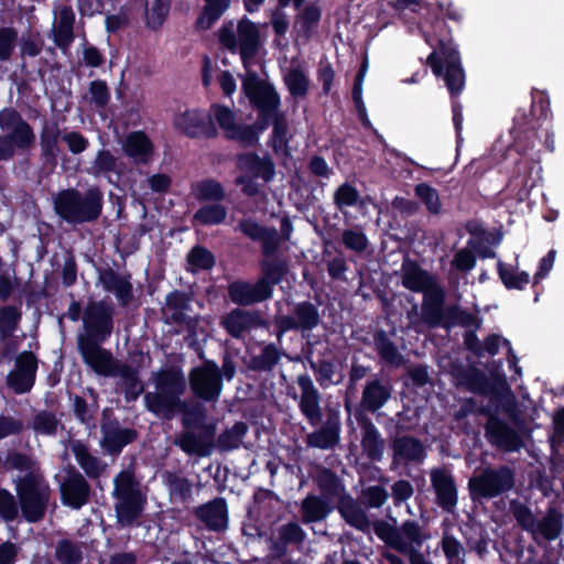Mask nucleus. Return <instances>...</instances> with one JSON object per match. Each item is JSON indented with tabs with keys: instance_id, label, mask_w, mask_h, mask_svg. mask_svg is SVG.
<instances>
[{
	"instance_id": "obj_24",
	"label": "nucleus",
	"mask_w": 564,
	"mask_h": 564,
	"mask_svg": "<svg viewBox=\"0 0 564 564\" xmlns=\"http://www.w3.org/2000/svg\"><path fill=\"white\" fill-rule=\"evenodd\" d=\"M101 447L112 456H118L122 449L135 442L139 433L133 427H121L120 422L115 417L112 420L102 421L100 425Z\"/></svg>"
},
{
	"instance_id": "obj_18",
	"label": "nucleus",
	"mask_w": 564,
	"mask_h": 564,
	"mask_svg": "<svg viewBox=\"0 0 564 564\" xmlns=\"http://www.w3.org/2000/svg\"><path fill=\"white\" fill-rule=\"evenodd\" d=\"M101 377H117L122 380L124 400L128 403L135 402L144 393V384L139 377L138 368L128 364H121L113 355L89 367Z\"/></svg>"
},
{
	"instance_id": "obj_1",
	"label": "nucleus",
	"mask_w": 564,
	"mask_h": 564,
	"mask_svg": "<svg viewBox=\"0 0 564 564\" xmlns=\"http://www.w3.org/2000/svg\"><path fill=\"white\" fill-rule=\"evenodd\" d=\"M241 89L257 111V120L252 124L237 123L232 109L226 105L213 104L210 111L223 130L224 138L237 142L241 148H253L259 144L261 133L272 126L271 148L274 152L286 149L291 140L289 122L286 115L280 109L281 97L275 87L260 79L254 70H247Z\"/></svg>"
},
{
	"instance_id": "obj_61",
	"label": "nucleus",
	"mask_w": 564,
	"mask_h": 564,
	"mask_svg": "<svg viewBox=\"0 0 564 564\" xmlns=\"http://www.w3.org/2000/svg\"><path fill=\"white\" fill-rule=\"evenodd\" d=\"M359 199V191L347 182L339 185L334 193V204L339 210L356 206Z\"/></svg>"
},
{
	"instance_id": "obj_48",
	"label": "nucleus",
	"mask_w": 564,
	"mask_h": 564,
	"mask_svg": "<svg viewBox=\"0 0 564 564\" xmlns=\"http://www.w3.org/2000/svg\"><path fill=\"white\" fill-rule=\"evenodd\" d=\"M248 431L249 426L243 421H238L231 427L225 429L216 438L217 449L219 452L238 449Z\"/></svg>"
},
{
	"instance_id": "obj_50",
	"label": "nucleus",
	"mask_w": 564,
	"mask_h": 564,
	"mask_svg": "<svg viewBox=\"0 0 564 564\" xmlns=\"http://www.w3.org/2000/svg\"><path fill=\"white\" fill-rule=\"evenodd\" d=\"M499 279L507 290L522 291L530 283L527 271H518L512 265H506L501 260L497 263Z\"/></svg>"
},
{
	"instance_id": "obj_3",
	"label": "nucleus",
	"mask_w": 564,
	"mask_h": 564,
	"mask_svg": "<svg viewBox=\"0 0 564 564\" xmlns=\"http://www.w3.org/2000/svg\"><path fill=\"white\" fill-rule=\"evenodd\" d=\"M153 382L156 391L145 392L143 397L149 412L165 420H172L181 413V423L185 430H196L204 425L206 408L199 402L182 400L186 391V379L181 368H161L153 375Z\"/></svg>"
},
{
	"instance_id": "obj_2",
	"label": "nucleus",
	"mask_w": 564,
	"mask_h": 564,
	"mask_svg": "<svg viewBox=\"0 0 564 564\" xmlns=\"http://www.w3.org/2000/svg\"><path fill=\"white\" fill-rule=\"evenodd\" d=\"M402 285L412 292H422L423 301L421 313L413 305L408 312V318L413 323L422 322L430 329L443 328L446 332L455 326H468L480 324V317L462 308L458 304L446 305V294L433 276L423 270L416 261L405 259L402 263Z\"/></svg>"
},
{
	"instance_id": "obj_29",
	"label": "nucleus",
	"mask_w": 564,
	"mask_h": 564,
	"mask_svg": "<svg viewBox=\"0 0 564 564\" xmlns=\"http://www.w3.org/2000/svg\"><path fill=\"white\" fill-rule=\"evenodd\" d=\"M355 420L361 430L360 445L364 454L369 460L380 463L383 459L386 440L368 415L358 413Z\"/></svg>"
},
{
	"instance_id": "obj_5",
	"label": "nucleus",
	"mask_w": 564,
	"mask_h": 564,
	"mask_svg": "<svg viewBox=\"0 0 564 564\" xmlns=\"http://www.w3.org/2000/svg\"><path fill=\"white\" fill-rule=\"evenodd\" d=\"M551 116L550 99L545 93L533 95L529 112L518 109L510 134L513 137L516 151L522 158L528 156L533 163L540 162V150L534 151L535 139L541 141L542 138L539 131L543 132L545 149L554 152V133L550 131L549 121Z\"/></svg>"
},
{
	"instance_id": "obj_60",
	"label": "nucleus",
	"mask_w": 564,
	"mask_h": 564,
	"mask_svg": "<svg viewBox=\"0 0 564 564\" xmlns=\"http://www.w3.org/2000/svg\"><path fill=\"white\" fill-rule=\"evenodd\" d=\"M415 196L425 205L432 215H438L442 210V203L436 188L427 183H419L414 187Z\"/></svg>"
},
{
	"instance_id": "obj_64",
	"label": "nucleus",
	"mask_w": 564,
	"mask_h": 564,
	"mask_svg": "<svg viewBox=\"0 0 564 564\" xmlns=\"http://www.w3.org/2000/svg\"><path fill=\"white\" fill-rule=\"evenodd\" d=\"M343 245L351 251L362 253L368 248V238L360 229H345L341 234Z\"/></svg>"
},
{
	"instance_id": "obj_15",
	"label": "nucleus",
	"mask_w": 564,
	"mask_h": 564,
	"mask_svg": "<svg viewBox=\"0 0 564 564\" xmlns=\"http://www.w3.org/2000/svg\"><path fill=\"white\" fill-rule=\"evenodd\" d=\"M393 384L389 377L380 376L379 373L371 375L365 382L361 398L358 405L352 411L351 403L346 399L344 402L345 410L354 417L358 413L368 415V413H377L381 410L392 398Z\"/></svg>"
},
{
	"instance_id": "obj_63",
	"label": "nucleus",
	"mask_w": 564,
	"mask_h": 564,
	"mask_svg": "<svg viewBox=\"0 0 564 564\" xmlns=\"http://www.w3.org/2000/svg\"><path fill=\"white\" fill-rule=\"evenodd\" d=\"M75 417L84 425L89 426L95 421L96 410L93 409L86 399L78 394L69 393Z\"/></svg>"
},
{
	"instance_id": "obj_10",
	"label": "nucleus",
	"mask_w": 564,
	"mask_h": 564,
	"mask_svg": "<svg viewBox=\"0 0 564 564\" xmlns=\"http://www.w3.org/2000/svg\"><path fill=\"white\" fill-rule=\"evenodd\" d=\"M20 514L28 523L41 522L47 512L51 489L41 471H29L14 479Z\"/></svg>"
},
{
	"instance_id": "obj_54",
	"label": "nucleus",
	"mask_w": 564,
	"mask_h": 564,
	"mask_svg": "<svg viewBox=\"0 0 564 564\" xmlns=\"http://www.w3.org/2000/svg\"><path fill=\"white\" fill-rule=\"evenodd\" d=\"M61 425V421L55 413L48 410L39 411L32 420V430L36 434L44 436H55Z\"/></svg>"
},
{
	"instance_id": "obj_43",
	"label": "nucleus",
	"mask_w": 564,
	"mask_h": 564,
	"mask_svg": "<svg viewBox=\"0 0 564 564\" xmlns=\"http://www.w3.org/2000/svg\"><path fill=\"white\" fill-rule=\"evenodd\" d=\"M205 6L195 20V29L199 31L209 30L228 10L231 0H204Z\"/></svg>"
},
{
	"instance_id": "obj_56",
	"label": "nucleus",
	"mask_w": 564,
	"mask_h": 564,
	"mask_svg": "<svg viewBox=\"0 0 564 564\" xmlns=\"http://www.w3.org/2000/svg\"><path fill=\"white\" fill-rule=\"evenodd\" d=\"M84 98L97 110L105 109L111 99L107 82L104 79L91 80L88 85V96Z\"/></svg>"
},
{
	"instance_id": "obj_8",
	"label": "nucleus",
	"mask_w": 564,
	"mask_h": 564,
	"mask_svg": "<svg viewBox=\"0 0 564 564\" xmlns=\"http://www.w3.org/2000/svg\"><path fill=\"white\" fill-rule=\"evenodd\" d=\"M53 210L64 223L77 226L97 221L102 215L104 193L98 186L85 192L69 187L53 196Z\"/></svg>"
},
{
	"instance_id": "obj_53",
	"label": "nucleus",
	"mask_w": 564,
	"mask_h": 564,
	"mask_svg": "<svg viewBox=\"0 0 564 564\" xmlns=\"http://www.w3.org/2000/svg\"><path fill=\"white\" fill-rule=\"evenodd\" d=\"M322 18V10L318 6L310 3L304 7L299 15L297 23L300 25L299 35L306 41L310 40L315 32Z\"/></svg>"
},
{
	"instance_id": "obj_27",
	"label": "nucleus",
	"mask_w": 564,
	"mask_h": 564,
	"mask_svg": "<svg viewBox=\"0 0 564 564\" xmlns=\"http://www.w3.org/2000/svg\"><path fill=\"white\" fill-rule=\"evenodd\" d=\"M64 133L56 120L45 119L40 131V156L45 169L54 171L61 154L59 141Z\"/></svg>"
},
{
	"instance_id": "obj_36",
	"label": "nucleus",
	"mask_w": 564,
	"mask_h": 564,
	"mask_svg": "<svg viewBox=\"0 0 564 564\" xmlns=\"http://www.w3.org/2000/svg\"><path fill=\"white\" fill-rule=\"evenodd\" d=\"M337 510L347 524L361 532H369L370 520L366 511L350 495L346 494L339 497Z\"/></svg>"
},
{
	"instance_id": "obj_33",
	"label": "nucleus",
	"mask_w": 564,
	"mask_h": 564,
	"mask_svg": "<svg viewBox=\"0 0 564 564\" xmlns=\"http://www.w3.org/2000/svg\"><path fill=\"white\" fill-rule=\"evenodd\" d=\"M306 539L304 529L294 521L282 524L278 529V538L271 541L270 551L276 558H283L289 553L291 544L300 545Z\"/></svg>"
},
{
	"instance_id": "obj_35",
	"label": "nucleus",
	"mask_w": 564,
	"mask_h": 564,
	"mask_svg": "<svg viewBox=\"0 0 564 564\" xmlns=\"http://www.w3.org/2000/svg\"><path fill=\"white\" fill-rule=\"evenodd\" d=\"M454 377L457 387L464 388L476 395L486 393L489 386L494 382V375L488 377L476 366L462 367L455 371Z\"/></svg>"
},
{
	"instance_id": "obj_25",
	"label": "nucleus",
	"mask_w": 564,
	"mask_h": 564,
	"mask_svg": "<svg viewBox=\"0 0 564 564\" xmlns=\"http://www.w3.org/2000/svg\"><path fill=\"white\" fill-rule=\"evenodd\" d=\"M97 280L106 292L113 293L119 304L124 307L133 301L131 274H120L111 267H98Z\"/></svg>"
},
{
	"instance_id": "obj_6",
	"label": "nucleus",
	"mask_w": 564,
	"mask_h": 564,
	"mask_svg": "<svg viewBox=\"0 0 564 564\" xmlns=\"http://www.w3.org/2000/svg\"><path fill=\"white\" fill-rule=\"evenodd\" d=\"M296 383L301 390L299 410L307 423L319 429L307 434L306 444L308 447L329 449L340 441V417L338 411L328 409L326 420L323 422L322 397L307 373L297 376Z\"/></svg>"
},
{
	"instance_id": "obj_32",
	"label": "nucleus",
	"mask_w": 564,
	"mask_h": 564,
	"mask_svg": "<svg viewBox=\"0 0 564 564\" xmlns=\"http://www.w3.org/2000/svg\"><path fill=\"white\" fill-rule=\"evenodd\" d=\"M237 167L250 177L271 182L275 175V165L269 154L260 156L257 152H243L237 155Z\"/></svg>"
},
{
	"instance_id": "obj_41",
	"label": "nucleus",
	"mask_w": 564,
	"mask_h": 564,
	"mask_svg": "<svg viewBox=\"0 0 564 564\" xmlns=\"http://www.w3.org/2000/svg\"><path fill=\"white\" fill-rule=\"evenodd\" d=\"M72 452L80 468L90 479H98L106 469V464L97 456H94L87 445L80 441L72 444Z\"/></svg>"
},
{
	"instance_id": "obj_49",
	"label": "nucleus",
	"mask_w": 564,
	"mask_h": 564,
	"mask_svg": "<svg viewBox=\"0 0 564 564\" xmlns=\"http://www.w3.org/2000/svg\"><path fill=\"white\" fill-rule=\"evenodd\" d=\"M186 270L191 273L199 271H209L216 264L214 253L204 246L195 245L186 256Z\"/></svg>"
},
{
	"instance_id": "obj_7",
	"label": "nucleus",
	"mask_w": 564,
	"mask_h": 564,
	"mask_svg": "<svg viewBox=\"0 0 564 564\" xmlns=\"http://www.w3.org/2000/svg\"><path fill=\"white\" fill-rule=\"evenodd\" d=\"M115 306L112 303L89 301L83 311L84 333L77 335V349L87 367L112 355L102 345L109 340L115 326Z\"/></svg>"
},
{
	"instance_id": "obj_28",
	"label": "nucleus",
	"mask_w": 564,
	"mask_h": 564,
	"mask_svg": "<svg viewBox=\"0 0 564 564\" xmlns=\"http://www.w3.org/2000/svg\"><path fill=\"white\" fill-rule=\"evenodd\" d=\"M430 476L437 506L446 512H453L458 502L454 476L444 468L433 469Z\"/></svg>"
},
{
	"instance_id": "obj_38",
	"label": "nucleus",
	"mask_w": 564,
	"mask_h": 564,
	"mask_svg": "<svg viewBox=\"0 0 564 564\" xmlns=\"http://www.w3.org/2000/svg\"><path fill=\"white\" fill-rule=\"evenodd\" d=\"M372 337L373 348L382 362L395 368L404 365L403 355L384 329H377Z\"/></svg>"
},
{
	"instance_id": "obj_57",
	"label": "nucleus",
	"mask_w": 564,
	"mask_h": 564,
	"mask_svg": "<svg viewBox=\"0 0 564 564\" xmlns=\"http://www.w3.org/2000/svg\"><path fill=\"white\" fill-rule=\"evenodd\" d=\"M441 549L444 553L448 564H464L465 563V549L463 544L448 532H444L440 542Z\"/></svg>"
},
{
	"instance_id": "obj_58",
	"label": "nucleus",
	"mask_w": 564,
	"mask_h": 564,
	"mask_svg": "<svg viewBox=\"0 0 564 564\" xmlns=\"http://www.w3.org/2000/svg\"><path fill=\"white\" fill-rule=\"evenodd\" d=\"M289 93L294 98H303L307 95L310 79L301 68H291L284 77Z\"/></svg>"
},
{
	"instance_id": "obj_34",
	"label": "nucleus",
	"mask_w": 564,
	"mask_h": 564,
	"mask_svg": "<svg viewBox=\"0 0 564 564\" xmlns=\"http://www.w3.org/2000/svg\"><path fill=\"white\" fill-rule=\"evenodd\" d=\"M237 33L240 58L243 66L247 68L249 61L252 59L258 52L260 33L257 25L247 18L238 22Z\"/></svg>"
},
{
	"instance_id": "obj_45",
	"label": "nucleus",
	"mask_w": 564,
	"mask_h": 564,
	"mask_svg": "<svg viewBox=\"0 0 564 564\" xmlns=\"http://www.w3.org/2000/svg\"><path fill=\"white\" fill-rule=\"evenodd\" d=\"M54 560L58 564H82L84 561L83 543L63 538L54 547Z\"/></svg>"
},
{
	"instance_id": "obj_14",
	"label": "nucleus",
	"mask_w": 564,
	"mask_h": 564,
	"mask_svg": "<svg viewBox=\"0 0 564 564\" xmlns=\"http://www.w3.org/2000/svg\"><path fill=\"white\" fill-rule=\"evenodd\" d=\"M480 397L488 398V403L480 405L479 415L488 420L505 414L514 425L523 423L517 398L503 373L494 375V382Z\"/></svg>"
},
{
	"instance_id": "obj_21",
	"label": "nucleus",
	"mask_w": 564,
	"mask_h": 564,
	"mask_svg": "<svg viewBox=\"0 0 564 564\" xmlns=\"http://www.w3.org/2000/svg\"><path fill=\"white\" fill-rule=\"evenodd\" d=\"M193 301L192 293L173 290L165 295L164 305L161 308L163 321L165 324L185 325L186 328L194 333L198 321L186 314L191 310Z\"/></svg>"
},
{
	"instance_id": "obj_55",
	"label": "nucleus",
	"mask_w": 564,
	"mask_h": 564,
	"mask_svg": "<svg viewBox=\"0 0 564 564\" xmlns=\"http://www.w3.org/2000/svg\"><path fill=\"white\" fill-rule=\"evenodd\" d=\"M22 318V311L15 305L0 307V338L12 337Z\"/></svg>"
},
{
	"instance_id": "obj_11",
	"label": "nucleus",
	"mask_w": 564,
	"mask_h": 564,
	"mask_svg": "<svg viewBox=\"0 0 564 564\" xmlns=\"http://www.w3.org/2000/svg\"><path fill=\"white\" fill-rule=\"evenodd\" d=\"M373 531L388 547L406 556L408 561L417 554L421 546L430 539V534L412 519L404 520L400 527L384 520H377L373 522Z\"/></svg>"
},
{
	"instance_id": "obj_23",
	"label": "nucleus",
	"mask_w": 564,
	"mask_h": 564,
	"mask_svg": "<svg viewBox=\"0 0 564 564\" xmlns=\"http://www.w3.org/2000/svg\"><path fill=\"white\" fill-rule=\"evenodd\" d=\"M220 325L231 338L241 339L251 329L267 327L268 322L259 311L236 307L221 317Z\"/></svg>"
},
{
	"instance_id": "obj_30",
	"label": "nucleus",
	"mask_w": 564,
	"mask_h": 564,
	"mask_svg": "<svg viewBox=\"0 0 564 564\" xmlns=\"http://www.w3.org/2000/svg\"><path fill=\"white\" fill-rule=\"evenodd\" d=\"M262 284L258 280L252 283L237 279L228 283L227 294L230 302L238 307L251 306L271 299Z\"/></svg>"
},
{
	"instance_id": "obj_20",
	"label": "nucleus",
	"mask_w": 564,
	"mask_h": 564,
	"mask_svg": "<svg viewBox=\"0 0 564 564\" xmlns=\"http://www.w3.org/2000/svg\"><path fill=\"white\" fill-rule=\"evenodd\" d=\"M91 495V486L85 476L75 467L70 466L66 470L63 481L59 484L62 503L74 510H79L90 501Z\"/></svg>"
},
{
	"instance_id": "obj_47",
	"label": "nucleus",
	"mask_w": 564,
	"mask_h": 564,
	"mask_svg": "<svg viewBox=\"0 0 564 564\" xmlns=\"http://www.w3.org/2000/svg\"><path fill=\"white\" fill-rule=\"evenodd\" d=\"M174 444L188 456L208 457L212 455L210 448L203 442L198 433L191 430L181 432Z\"/></svg>"
},
{
	"instance_id": "obj_31",
	"label": "nucleus",
	"mask_w": 564,
	"mask_h": 564,
	"mask_svg": "<svg viewBox=\"0 0 564 564\" xmlns=\"http://www.w3.org/2000/svg\"><path fill=\"white\" fill-rule=\"evenodd\" d=\"M193 514L209 531L219 532L228 525V506L225 498L217 497L213 500L195 507Z\"/></svg>"
},
{
	"instance_id": "obj_62",
	"label": "nucleus",
	"mask_w": 564,
	"mask_h": 564,
	"mask_svg": "<svg viewBox=\"0 0 564 564\" xmlns=\"http://www.w3.org/2000/svg\"><path fill=\"white\" fill-rule=\"evenodd\" d=\"M35 379L36 377L13 369L8 373L6 382L15 394H24L32 390Z\"/></svg>"
},
{
	"instance_id": "obj_4",
	"label": "nucleus",
	"mask_w": 564,
	"mask_h": 564,
	"mask_svg": "<svg viewBox=\"0 0 564 564\" xmlns=\"http://www.w3.org/2000/svg\"><path fill=\"white\" fill-rule=\"evenodd\" d=\"M422 34L425 42L433 47L426 58V65L437 78L444 79L453 97L460 95L465 88V70L445 19L436 17L430 29L422 28Z\"/></svg>"
},
{
	"instance_id": "obj_17",
	"label": "nucleus",
	"mask_w": 564,
	"mask_h": 564,
	"mask_svg": "<svg viewBox=\"0 0 564 564\" xmlns=\"http://www.w3.org/2000/svg\"><path fill=\"white\" fill-rule=\"evenodd\" d=\"M188 384L192 393L198 400L217 402L224 389L217 362L204 359L199 366L192 368L188 373Z\"/></svg>"
},
{
	"instance_id": "obj_9",
	"label": "nucleus",
	"mask_w": 564,
	"mask_h": 564,
	"mask_svg": "<svg viewBox=\"0 0 564 564\" xmlns=\"http://www.w3.org/2000/svg\"><path fill=\"white\" fill-rule=\"evenodd\" d=\"M112 497L116 500L113 509L117 524L121 528L138 527L147 508L148 497L133 469H123L116 475Z\"/></svg>"
},
{
	"instance_id": "obj_12",
	"label": "nucleus",
	"mask_w": 564,
	"mask_h": 564,
	"mask_svg": "<svg viewBox=\"0 0 564 564\" xmlns=\"http://www.w3.org/2000/svg\"><path fill=\"white\" fill-rule=\"evenodd\" d=\"M0 162L11 161L18 150H29L35 142L32 126L14 107L0 110Z\"/></svg>"
},
{
	"instance_id": "obj_46",
	"label": "nucleus",
	"mask_w": 564,
	"mask_h": 564,
	"mask_svg": "<svg viewBox=\"0 0 564 564\" xmlns=\"http://www.w3.org/2000/svg\"><path fill=\"white\" fill-rule=\"evenodd\" d=\"M315 482L322 492L323 497L332 501L334 498H338L341 495H346L345 487L337 476V474L327 467H322L315 477Z\"/></svg>"
},
{
	"instance_id": "obj_59",
	"label": "nucleus",
	"mask_w": 564,
	"mask_h": 564,
	"mask_svg": "<svg viewBox=\"0 0 564 564\" xmlns=\"http://www.w3.org/2000/svg\"><path fill=\"white\" fill-rule=\"evenodd\" d=\"M171 9V0H153L151 8L147 9V26L158 31L164 24Z\"/></svg>"
},
{
	"instance_id": "obj_42",
	"label": "nucleus",
	"mask_w": 564,
	"mask_h": 564,
	"mask_svg": "<svg viewBox=\"0 0 564 564\" xmlns=\"http://www.w3.org/2000/svg\"><path fill=\"white\" fill-rule=\"evenodd\" d=\"M330 501L324 497L308 495L301 503V513L304 523L324 520L332 511Z\"/></svg>"
},
{
	"instance_id": "obj_26",
	"label": "nucleus",
	"mask_w": 564,
	"mask_h": 564,
	"mask_svg": "<svg viewBox=\"0 0 564 564\" xmlns=\"http://www.w3.org/2000/svg\"><path fill=\"white\" fill-rule=\"evenodd\" d=\"M485 436L491 445L505 452H518L523 446L520 434L500 416L487 420Z\"/></svg>"
},
{
	"instance_id": "obj_22",
	"label": "nucleus",
	"mask_w": 564,
	"mask_h": 564,
	"mask_svg": "<svg viewBox=\"0 0 564 564\" xmlns=\"http://www.w3.org/2000/svg\"><path fill=\"white\" fill-rule=\"evenodd\" d=\"M391 451V469L401 465L421 464L426 457L423 442L412 435H397L389 443Z\"/></svg>"
},
{
	"instance_id": "obj_51",
	"label": "nucleus",
	"mask_w": 564,
	"mask_h": 564,
	"mask_svg": "<svg viewBox=\"0 0 564 564\" xmlns=\"http://www.w3.org/2000/svg\"><path fill=\"white\" fill-rule=\"evenodd\" d=\"M227 208L220 203L200 206L194 214L193 220L202 226H216L225 221Z\"/></svg>"
},
{
	"instance_id": "obj_52",
	"label": "nucleus",
	"mask_w": 564,
	"mask_h": 564,
	"mask_svg": "<svg viewBox=\"0 0 564 564\" xmlns=\"http://www.w3.org/2000/svg\"><path fill=\"white\" fill-rule=\"evenodd\" d=\"M195 196L199 202L220 203L226 198L223 184L214 178H205L197 182Z\"/></svg>"
},
{
	"instance_id": "obj_40",
	"label": "nucleus",
	"mask_w": 564,
	"mask_h": 564,
	"mask_svg": "<svg viewBox=\"0 0 564 564\" xmlns=\"http://www.w3.org/2000/svg\"><path fill=\"white\" fill-rule=\"evenodd\" d=\"M127 156L139 163H147L153 153V143L143 131L129 133L123 143Z\"/></svg>"
},
{
	"instance_id": "obj_19",
	"label": "nucleus",
	"mask_w": 564,
	"mask_h": 564,
	"mask_svg": "<svg viewBox=\"0 0 564 564\" xmlns=\"http://www.w3.org/2000/svg\"><path fill=\"white\" fill-rule=\"evenodd\" d=\"M207 115L202 109H186L173 118L174 128L191 139L212 140L218 137L215 116Z\"/></svg>"
},
{
	"instance_id": "obj_37",
	"label": "nucleus",
	"mask_w": 564,
	"mask_h": 564,
	"mask_svg": "<svg viewBox=\"0 0 564 564\" xmlns=\"http://www.w3.org/2000/svg\"><path fill=\"white\" fill-rule=\"evenodd\" d=\"M261 276L258 279L262 282L264 290L270 296L273 295V288L282 282L289 272V263L286 259L274 257L260 261Z\"/></svg>"
},
{
	"instance_id": "obj_13",
	"label": "nucleus",
	"mask_w": 564,
	"mask_h": 564,
	"mask_svg": "<svg viewBox=\"0 0 564 564\" xmlns=\"http://www.w3.org/2000/svg\"><path fill=\"white\" fill-rule=\"evenodd\" d=\"M516 486V471L509 465L487 466L468 481L473 500L494 499L508 494Z\"/></svg>"
},
{
	"instance_id": "obj_44",
	"label": "nucleus",
	"mask_w": 564,
	"mask_h": 564,
	"mask_svg": "<svg viewBox=\"0 0 564 564\" xmlns=\"http://www.w3.org/2000/svg\"><path fill=\"white\" fill-rule=\"evenodd\" d=\"M281 351L273 343L262 347L259 355H252L247 364L249 370L254 372H271L281 359Z\"/></svg>"
},
{
	"instance_id": "obj_39",
	"label": "nucleus",
	"mask_w": 564,
	"mask_h": 564,
	"mask_svg": "<svg viewBox=\"0 0 564 564\" xmlns=\"http://www.w3.org/2000/svg\"><path fill=\"white\" fill-rule=\"evenodd\" d=\"M563 521L564 516L557 508H549L545 514L538 519L536 527L532 533L533 538L535 539L536 535H540L547 542L555 541L563 532Z\"/></svg>"
},
{
	"instance_id": "obj_16",
	"label": "nucleus",
	"mask_w": 564,
	"mask_h": 564,
	"mask_svg": "<svg viewBox=\"0 0 564 564\" xmlns=\"http://www.w3.org/2000/svg\"><path fill=\"white\" fill-rule=\"evenodd\" d=\"M321 315L317 305L311 301H302L294 304L292 315H275L274 335L278 343H282L283 336L289 332H301L303 335L311 333L321 324Z\"/></svg>"
}]
</instances>
